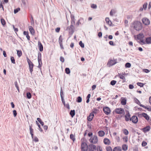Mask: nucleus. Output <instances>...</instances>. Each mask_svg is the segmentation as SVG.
<instances>
[{
  "label": "nucleus",
  "mask_w": 151,
  "mask_h": 151,
  "mask_svg": "<svg viewBox=\"0 0 151 151\" xmlns=\"http://www.w3.org/2000/svg\"><path fill=\"white\" fill-rule=\"evenodd\" d=\"M132 26L134 29L137 31L141 30L142 28V23L138 21L134 22Z\"/></svg>",
  "instance_id": "obj_1"
},
{
  "label": "nucleus",
  "mask_w": 151,
  "mask_h": 151,
  "mask_svg": "<svg viewBox=\"0 0 151 151\" xmlns=\"http://www.w3.org/2000/svg\"><path fill=\"white\" fill-rule=\"evenodd\" d=\"M38 60L39 63L38 68L40 69H41L42 65V55L40 52H39L38 54Z\"/></svg>",
  "instance_id": "obj_2"
},
{
  "label": "nucleus",
  "mask_w": 151,
  "mask_h": 151,
  "mask_svg": "<svg viewBox=\"0 0 151 151\" xmlns=\"http://www.w3.org/2000/svg\"><path fill=\"white\" fill-rule=\"evenodd\" d=\"M88 149V146L85 142H82L81 145V149L82 151H87Z\"/></svg>",
  "instance_id": "obj_3"
},
{
  "label": "nucleus",
  "mask_w": 151,
  "mask_h": 151,
  "mask_svg": "<svg viewBox=\"0 0 151 151\" xmlns=\"http://www.w3.org/2000/svg\"><path fill=\"white\" fill-rule=\"evenodd\" d=\"M90 142L93 144H96L98 142V138L97 137L96 135H93L89 139Z\"/></svg>",
  "instance_id": "obj_4"
},
{
  "label": "nucleus",
  "mask_w": 151,
  "mask_h": 151,
  "mask_svg": "<svg viewBox=\"0 0 151 151\" xmlns=\"http://www.w3.org/2000/svg\"><path fill=\"white\" fill-rule=\"evenodd\" d=\"M27 61L29 64V71L32 74V72L33 71V68L34 66V65L32 63L28 58H27Z\"/></svg>",
  "instance_id": "obj_5"
},
{
  "label": "nucleus",
  "mask_w": 151,
  "mask_h": 151,
  "mask_svg": "<svg viewBox=\"0 0 151 151\" xmlns=\"http://www.w3.org/2000/svg\"><path fill=\"white\" fill-rule=\"evenodd\" d=\"M142 21L143 24L145 25H148L150 24V21L146 17H144L142 19Z\"/></svg>",
  "instance_id": "obj_6"
},
{
  "label": "nucleus",
  "mask_w": 151,
  "mask_h": 151,
  "mask_svg": "<svg viewBox=\"0 0 151 151\" xmlns=\"http://www.w3.org/2000/svg\"><path fill=\"white\" fill-rule=\"evenodd\" d=\"M115 111L116 114H122L125 113L124 110L122 108H117L115 109Z\"/></svg>",
  "instance_id": "obj_7"
},
{
  "label": "nucleus",
  "mask_w": 151,
  "mask_h": 151,
  "mask_svg": "<svg viewBox=\"0 0 151 151\" xmlns=\"http://www.w3.org/2000/svg\"><path fill=\"white\" fill-rule=\"evenodd\" d=\"M88 151H96V146L92 144L88 146Z\"/></svg>",
  "instance_id": "obj_8"
},
{
  "label": "nucleus",
  "mask_w": 151,
  "mask_h": 151,
  "mask_svg": "<svg viewBox=\"0 0 151 151\" xmlns=\"http://www.w3.org/2000/svg\"><path fill=\"white\" fill-rule=\"evenodd\" d=\"M117 63L116 60H112V59H109L107 63V65H109V67L114 65Z\"/></svg>",
  "instance_id": "obj_9"
},
{
  "label": "nucleus",
  "mask_w": 151,
  "mask_h": 151,
  "mask_svg": "<svg viewBox=\"0 0 151 151\" xmlns=\"http://www.w3.org/2000/svg\"><path fill=\"white\" fill-rule=\"evenodd\" d=\"M103 110L105 114L107 115L109 114L110 113L111 111L110 108L108 107H104L103 108Z\"/></svg>",
  "instance_id": "obj_10"
},
{
  "label": "nucleus",
  "mask_w": 151,
  "mask_h": 151,
  "mask_svg": "<svg viewBox=\"0 0 151 151\" xmlns=\"http://www.w3.org/2000/svg\"><path fill=\"white\" fill-rule=\"evenodd\" d=\"M130 120H132L133 123L136 124L138 122V119L137 116H133L130 119Z\"/></svg>",
  "instance_id": "obj_11"
},
{
  "label": "nucleus",
  "mask_w": 151,
  "mask_h": 151,
  "mask_svg": "<svg viewBox=\"0 0 151 151\" xmlns=\"http://www.w3.org/2000/svg\"><path fill=\"white\" fill-rule=\"evenodd\" d=\"M68 29L69 30V33L72 35L74 32V25L71 24L68 27Z\"/></svg>",
  "instance_id": "obj_12"
},
{
  "label": "nucleus",
  "mask_w": 151,
  "mask_h": 151,
  "mask_svg": "<svg viewBox=\"0 0 151 151\" xmlns=\"http://www.w3.org/2000/svg\"><path fill=\"white\" fill-rule=\"evenodd\" d=\"M140 116H142L144 117L147 120H148L149 119V116L145 113H144L139 114Z\"/></svg>",
  "instance_id": "obj_13"
},
{
  "label": "nucleus",
  "mask_w": 151,
  "mask_h": 151,
  "mask_svg": "<svg viewBox=\"0 0 151 151\" xmlns=\"http://www.w3.org/2000/svg\"><path fill=\"white\" fill-rule=\"evenodd\" d=\"M104 143L106 145H109L110 144V140L107 138H105L104 139Z\"/></svg>",
  "instance_id": "obj_14"
},
{
  "label": "nucleus",
  "mask_w": 151,
  "mask_h": 151,
  "mask_svg": "<svg viewBox=\"0 0 151 151\" xmlns=\"http://www.w3.org/2000/svg\"><path fill=\"white\" fill-rule=\"evenodd\" d=\"M150 129V126H148L142 129L143 131L145 133L146 132H148Z\"/></svg>",
  "instance_id": "obj_15"
},
{
  "label": "nucleus",
  "mask_w": 151,
  "mask_h": 151,
  "mask_svg": "<svg viewBox=\"0 0 151 151\" xmlns=\"http://www.w3.org/2000/svg\"><path fill=\"white\" fill-rule=\"evenodd\" d=\"M38 47L40 51L43 50V46L40 41H38Z\"/></svg>",
  "instance_id": "obj_16"
},
{
  "label": "nucleus",
  "mask_w": 151,
  "mask_h": 151,
  "mask_svg": "<svg viewBox=\"0 0 151 151\" xmlns=\"http://www.w3.org/2000/svg\"><path fill=\"white\" fill-rule=\"evenodd\" d=\"M93 113H91L90 114L89 116L87 117V119L89 121H91L92 120L94 116Z\"/></svg>",
  "instance_id": "obj_17"
},
{
  "label": "nucleus",
  "mask_w": 151,
  "mask_h": 151,
  "mask_svg": "<svg viewBox=\"0 0 151 151\" xmlns=\"http://www.w3.org/2000/svg\"><path fill=\"white\" fill-rule=\"evenodd\" d=\"M28 28L31 34L32 35H34L35 31L33 27L31 26H29Z\"/></svg>",
  "instance_id": "obj_18"
},
{
  "label": "nucleus",
  "mask_w": 151,
  "mask_h": 151,
  "mask_svg": "<svg viewBox=\"0 0 151 151\" xmlns=\"http://www.w3.org/2000/svg\"><path fill=\"white\" fill-rule=\"evenodd\" d=\"M130 115L128 111L127 113V114L125 116V120L126 121H128L129 120H130Z\"/></svg>",
  "instance_id": "obj_19"
},
{
  "label": "nucleus",
  "mask_w": 151,
  "mask_h": 151,
  "mask_svg": "<svg viewBox=\"0 0 151 151\" xmlns=\"http://www.w3.org/2000/svg\"><path fill=\"white\" fill-rule=\"evenodd\" d=\"M98 135L101 137H103L105 135L104 132L102 130L99 131L98 133Z\"/></svg>",
  "instance_id": "obj_20"
},
{
  "label": "nucleus",
  "mask_w": 151,
  "mask_h": 151,
  "mask_svg": "<svg viewBox=\"0 0 151 151\" xmlns=\"http://www.w3.org/2000/svg\"><path fill=\"white\" fill-rule=\"evenodd\" d=\"M146 43L148 44L151 43V37H149L147 38L145 40Z\"/></svg>",
  "instance_id": "obj_21"
},
{
  "label": "nucleus",
  "mask_w": 151,
  "mask_h": 151,
  "mask_svg": "<svg viewBox=\"0 0 151 151\" xmlns=\"http://www.w3.org/2000/svg\"><path fill=\"white\" fill-rule=\"evenodd\" d=\"M105 21L106 23L109 24L110 26H111L112 22L111 21L109 20L108 17H106L105 19Z\"/></svg>",
  "instance_id": "obj_22"
},
{
  "label": "nucleus",
  "mask_w": 151,
  "mask_h": 151,
  "mask_svg": "<svg viewBox=\"0 0 151 151\" xmlns=\"http://www.w3.org/2000/svg\"><path fill=\"white\" fill-rule=\"evenodd\" d=\"M122 149L120 147L118 146L115 147L113 151H122Z\"/></svg>",
  "instance_id": "obj_23"
},
{
  "label": "nucleus",
  "mask_w": 151,
  "mask_h": 151,
  "mask_svg": "<svg viewBox=\"0 0 151 151\" xmlns=\"http://www.w3.org/2000/svg\"><path fill=\"white\" fill-rule=\"evenodd\" d=\"M144 37V35L142 34H139L137 35V38L138 40H142Z\"/></svg>",
  "instance_id": "obj_24"
},
{
  "label": "nucleus",
  "mask_w": 151,
  "mask_h": 151,
  "mask_svg": "<svg viewBox=\"0 0 151 151\" xmlns=\"http://www.w3.org/2000/svg\"><path fill=\"white\" fill-rule=\"evenodd\" d=\"M123 74H119L118 77L120 78L123 79V80H125V77L123 75Z\"/></svg>",
  "instance_id": "obj_25"
},
{
  "label": "nucleus",
  "mask_w": 151,
  "mask_h": 151,
  "mask_svg": "<svg viewBox=\"0 0 151 151\" xmlns=\"http://www.w3.org/2000/svg\"><path fill=\"white\" fill-rule=\"evenodd\" d=\"M116 11L114 9H112L110 11V14L111 16H113L115 14Z\"/></svg>",
  "instance_id": "obj_26"
},
{
  "label": "nucleus",
  "mask_w": 151,
  "mask_h": 151,
  "mask_svg": "<svg viewBox=\"0 0 151 151\" xmlns=\"http://www.w3.org/2000/svg\"><path fill=\"white\" fill-rule=\"evenodd\" d=\"M122 150L124 151H126L127 149V146L126 145H123L122 146Z\"/></svg>",
  "instance_id": "obj_27"
},
{
  "label": "nucleus",
  "mask_w": 151,
  "mask_h": 151,
  "mask_svg": "<svg viewBox=\"0 0 151 151\" xmlns=\"http://www.w3.org/2000/svg\"><path fill=\"white\" fill-rule=\"evenodd\" d=\"M70 114L71 116L72 117H73V116L75 115V111L74 110H71L70 113Z\"/></svg>",
  "instance_id": "obj_28"
},
{
  "label": "nucleus",
  "mask_w": 151,
  "mask_h": 151,
  "mask_svg": "<svg viewBox=\"0 0 151 151\" xmlns=\"http://www.w3.org/2000/svg\"><path fill=\"white\" fill-rule=\"evenodd\" d=\"M121 104L123 105H125L126 103V100L125 99H122L121 101Z\"/></svg>",
  "instance_id": "obj_29"
},
{
  "label": "nucleus",
  "mask_w": 151,
  "mask_h": 151,
  "mask_svg": "<svg viewBox=\"0 0 151 151\" xmlns=\"http://www.w3.org/2000/svg\"><path fill=\"white\" fill-rule=\"evenodd\" d=\"M70 138L74 142L75 140V138L74 136L72 134H71L70 135Z\"/></svg>",
  "instance_id": "obj_30"
},
{
  "label": "nucleus",
  "mask_w": 151,
  "mask_h": 151,
  "mask_svg": "<svg viewBox=\"0 0 151 151\" xmlns=\"http://www.w3.org/2000/svg\"><path fill=\"white\" fill-rule=\"evenodd\" d=\"M27 96L28 99H30L31 98V94L29 92H27Z\"/></svg>",
  "instance_id": "obj_31"
},
{
  "label": "nucleus",
  "mask_w": 151,
  "mask_h": 151,
  "mask_svg": "<svg viewBox=\"0 0 151 151\" xmlns=\"http://www.w3.org/2000/svg\"><path fill=\"white\" fill-rule=\"evenodd\" d=\"M82 98L80 96L78 97L77 98L76 101L78 103L81 102L82 101Z\"/></svg>",
  "instance_id": "obj_32"
},
{
  "label": "nucleus",
  "mask_w": 151,
  "mask_h": 151,
  "mask_svg": "<svg viewBox=\"0 0 151 151\" xmlns=\"http://www.w3.org/2000/svg\"><path fill=\"white\" fill-rule=\"evenodd\" d=\"M134 101L136 103L139 105V106L140 104H141L140 102L137 98H134Z\"/></svg>",
  "instance_id": "obj_33"
},
{
  "label": "nucleus",
  "mask_w": 151,
  "mask_h": 151,
  "mask_svg": "<svg viewBox=\"0 0 151 151\" xmlns=\"http://www.w3.org/2000/svg\"><path fill=\"white\" fill-rule=\"evenodd\" d=\"M80 22V25H82L84 23V19L82 17H80L79 19Z\"/></svg>",
  "instance_id": "obj_34"
},
{
  "label": "nucleus",
  "mask_w": 151,
  "mask_h": 151,
  "mask_svg": "<svg viewBox=\"0 0 151 151\" xmlns=\"http://www.w3.org/2000/svg\"><path fill=\"white\" fill-rule=\"evenodd\" d=\"M36 124H37V126H38V127L39 128V130L41 132H42L43 131V130H42V128L40 127V125L39 124L38 122L37 121H36Z\"/></svg>",
  "instance_id": "obj_35"
},
{
  "label": "nucleus",
  "mask_w": 151,
  "mask_h": 151,
  "mask_svg": "<svg viewBox=\"0 0 151 151\" xmlns=\"http://www.w3.org/2000/svg\"><path fill=\"white\" fill-rule=\"evenodd\" d=\"M147 5V2L145 3L143 5V8L144 10H146V9Z\"/></svg>",
  "instance_id": "obj_36"
},
{
  "label": "nucleus",
  "mask_w": 151,
  "mask_h": 151,
  "mask_svg": "<svg viewBox=\"0 0 151 151\" xmlns=\"http://www.w3.org/2000/svg\"><path fill=\"white\" fill-rule=\"evenodd\" d=\"M17 55L19 57H20L22 55V51L18 50H17Z\"/></svg>",
  "instance_id": "obj_37"
},
{
  "label": "nucleus",
  "mask_w": 151,
  "mask_h": 151,
  "mask_svg": "<svg viewBox=\"0 0 151 151\" xmlns=\"http://www.w3.org/2000/svg\"><path fill=\"white\" fill-rule=\"evenodd\" d=\"M14 84L18 92H19V87L18 86V83L17 81H16L14 82Z\"/></svg>",
  "instance_id": "obj_38"
},
{
  "label": "nucleus",
  "mask_w": 151,
  "mask_h": 151,
  "mask_svg": "<svg viewBox=\"0 0 151 151\" xmlns=\"http://www.w3.org/2000/svg\"><path fill=\"white\" fill-rule=\"evenodd\" d=\"M1 24L3 25L4 26L6 24L5 21L3 19H1Z\"/></svg>",
  "instance_id": "obj_39"
},
{
  "label": "nucleus",
  "mask_w": 151,
  "mask_h": 151,
  "mask_svg": "<svg viewBox=\"0 0 151 151\" xmlns=\"http://www.w3.org/2000/svg\"><path fill=\"white\" fill-rule=\"evenodd\" d=\"M140 106H141L142 107H143L144 108L147 109V110H148V111H150V110H151V108H148V107H146L144 105H142V104H140Z\"/></svg>",
  "instance_id": "obj_40"
},
{
  "label": "nucleus",
  "mask_w": 151,
  "mask_h": 151,
  "mask_svg": "<svg viewBox=\"0 0 151 151\" xmlns=\"http://www.w3.org/2000/svg\"><path fill=\"white\" fill-rule=\"evenodd\" d=\"M124 133L126 135H127L129 134L128 131L126 129H124L123 130Z\"/></svg>",
  "instance_id": "obj_41"
},
{
  "label": "nucleus",
  "mask_w": 151,
  "mask_h": 151,
  "mask_svg": "<svg viewBox=\"0 0 151 151\" xmlns=\"http://www.w3.org/2000/svg\"><path fill=\"white\" fill-rule=\"evenodd\" d=\"M65 73L67 74H69L70 73V70L69 68H66L65 69Z\"/></svg>",
  "instance_id": "obj_42"
},
{
  "label": "nucleus",
  "mask_w": 151,
  "mask_h": 151,
  "mask_svg": "<svg viewBox=\"0 0 151 151\" xmlns=\"http://www.w3.org/2000/svg\"><path fill=\"white\" fill-rule=\"evenodd\" d=\"M106 150L107 151H112V149L111 147L108 146L106 147Z\"/></svg>",
  "instance_id": "obj_43"
},
{
  "label": "nucleus",
  "mask_w": 151,
  "mask_h": 151,
  "mask_svg": "<svg viewBox=\"0 0 151 151\" xmlns=\"http://www.w3.org/2000/svg\"><path fill=\"white\" fill-rule=\"evenodd\" d=\"M131 64L129 63H126L125 65V67L129 68L131 67Z\"/></svg>",
  "instance_id": "obj_44"
},
{
  "label": "nucleus",
  "mask_w": 151,
  "mask_h": 151,
  "mask_svg": "<svg viewBox=\"0 0 151 151\" xmlns=\"http://www.w3.org/2000/svg\"><path fill=\"white\" fill-rule=\"evenodd\" d=\"M116 83V81L112 80L110 84L112 86H114L115 84Z\"/></svg>",
  "instance_id": "obj_45"
},
{
  "label": "nucleus",
  "mask_w": 151,
  "mask_h": 151,
  "mask_svg": "<svg viewBox=\"0 0 151 151\" xmlns=\"http://www.w3.org/2000/svg\"><path fill=\"white\" fill-rule=\"evenodd\" d=\"M137 85L141 87H143L144 85L143 83L140 82L137 83Z\"/></svg>",
  "instance_id": "obj_46"
},
{
  "label": "nucleus",
  "mask_w": 151,
  "mask_h": 151,
  "mask_svg": "<svg viewBox=\"0 0 151 151\" xmlns=\"http://www.w3.org/2000/svg\"><path fill=\"white\" fill-rule=\"evenodd\" d=\"M32 139L33 141H34L35 142H37L39 141L38 138L36 137H34Z\"/></svg>",
  "instance_id": "obj_47"
},
{
  "label": "nucleus",
  "mask_w": 151,
  "mask_h": 151,
  "mask_svg": "<svg viewBox=\"0 0 151 151\" xmlns=\"http://www.w3.org/2000/svg\"><path fill=\"white\" fill-rule=\"evenodd\" d=\"M97 151H102V148L100 146H98L96 148Z\"/></svg>",
  "instance_id": "obj_48"
},
{
  "label": "nucleus",
  "mask_w": 151,
  "mask_h": 151,
  "mask_svg": "<svg viewBox=\"0 0 151 151\" xmlns=\"http://www.w3.org/2000/svg\"><path fill=\"white\" fill-rule=\"evenodd\" d=\"M20 8H18L16 9H15L14 10V14H16L20 10Z\"/></svg>",
  "instance_id": "obj_49"
},
{
  "label": "nucleus",
  "mask_w": 151,
  "mask_h": 151,
  "mask_svg": "<svg viewBox=\"0 0 151 151\" xmlns=\"http://www.w3.org/2000/svg\"><path fill=\"white\" fill-rule=\"evenodd\" d=\"M29 130L30 134L33 133V130L32 128V125L29 126Z\"/></svg>",
  "instance_id": "obj_50"
},
{
  "label": "nucleus",
  "mask_w": 151,
  "mask_h": 151,
  "mask_svg": "<svg viewBox=\"0 0 151 151\" xmlns=\"http://www.w3.org/2000/svg\"><path fill=\"white\" fill-rule=\"evenodd\" d=\"M11 60L12 62V63H13L14 64H15V60H14V59L13 57H12V56L11 57Z\"/></svg>",
  "instance_id": "obj_51"
},
{
  "label": "nucleus",
  "mask_w": 151,
  "mask_h": 151,
  "mask_svg": "<svg viewBox=\"0 0 151 151\" xmlns=\"http://www.w3.org/2000/svg\"><path fill=\"white\" fill-rule=\"evenodd\" d=\"M71 24H73L74 25L75 23V19H71Z\"/></svg>",
  "instance_id": "obj_52"
},
{
  "label": "nucleus",
  "mask_w": 151,
  "mask_h": 151,
  "mask_svg": "<svg viewBox=\"0 0 151 151\" xmlns=\"http://www.w3.org/2000/svg\"><path fill=\"white\" fill-rule=\"evenodd\" d=\"M79 44L82 47H84V44L81 41H80L79 42Z\"/></svg>",
  "instance_id": "obj_53"
},
{
  "label": "nucleus",
  "mask_w": 151,
  "mask_h": 151,
  "mask_svg": "<svg viewBox=\"0 0 151 151\" xmlns=\"http://www.w3.org/2000/svg\"><path fill=\"white\" fill-rule=\"evenodd\" d=\"M63 39L62 38L61 36L60 35L59 39V43H62Z\"/></svg>",
  "instance_id": "obj_54"
},
{
  "label": "nucleus",
  "mask_w": 151,
  "mask_h": 151,
  "mask_svg": "<svg viewBox=\"0 0 151 151\" xmlns=\"http://www.w3.org/2000/svg\"><path fill=\"white\" fill-rule=\"evenodd\" d=\"M60 95L61 98H62V97H63V90L61 89L60 91Z\"/></svg>",
  "instance_id": "obj_55"
},
{
  "label": "nucleus",
  "mask_w": 151,
  "mask_h": 151,
  "mask_svg": "<svg viewBox=\"0 0 151 151\" xmlns=\"http://www.w3.org/2000/svg\"><path fill=\"white\" fill-rule=\"evenodd\" d=\"M60 60L63 63L64 61V58L61 56L60 58Z\"/></svg>",
  "instance_id": "obj_56"
},
{
  "label": "nucleus",
  "mask_w": 151,
  "mask_h": 151,
  "mask_svg": "<svg viewBox=\"0 0 151 151\" xmlns=\"http://www.w3.org/2000/svg\"><path fill=\"white\" fill-rule=\"evenodd\" d=\"M91 7L93 9H96L97 8V6L95 4H92L91 5Z\"/></svg>",
  "instance_id": "obj_57"
},
{
  "label": "nucleus",
  "mask_w": 151,
  "mask_h": 151,
  "mask_svg": "<svg viewBox=\"0 0 151 151\" xmlns=\"http://www.w3.org/2000/svg\"><path fill=\"white\" fill-rule=\"evenodd\" d=\"M147 144V143L145 141H143L142 144V146L144 147Z\"/></svg>",
  "instance_id": "obj_58"
},
{
  "label": "nucleus",
  "mask_w": 151,
  "mask_h": 151,
  "mask_svg": "<svg viewBox=\"0 0 151 151\" xmlns=\"http://www.w3.org/2000/svg\"><path fill=\"white\" fill-rule=\"evenodd\" d=\"M129 88L130 89H132L134 88V86L132 84H130L129 86Z\"/></svg>",
  "instance_id": "obj_59"
},
{
  "label": "nucleus",
  "mask_w": 151,
  "mask_h": 151,
  "mask_svg": "<svg viewBox=\"0 0 151 151\" xmlns=\"http://www.w3.org/2000/svg\"><path fill=\"white\" fill-rule=\"evenodd\" d=\"M14 116L15 117L17 115V113L16 111L15 110H14L13 111Z\"/></svg>",
  "instance_id": "obj_60"
},
{
  "label": "nucleus",
  "mask_w": 151,
  "mask_h": 151,
  "mask_svg": "<svg viewBox=\"0 0 151 151\" xmlns=\"http://www.w3.org/2000/svg\"><path fill=\"white\" fill-rule=\"evenodd\" d=\"M61 100H62V103H63V104L65 106V100H64V99L63 98V97H62V98H61Z\"/></svg>",
  "instance_id": "obj_61"
},
{
  "label": "nucleus",
  "mask_w": 151,
  "mask_h": 151,
  "mask_svg": "<svg viewBox=\"0 0 151 151\" xmlns=\"http://www.w3.org/2000/svg\"><path fill=\"white\" fill-rule=\"evenodd\" d=\"M109 44L111 45L114 46L115 44H114V43L112 41H110L109 42Z\"/></svg>",
  "instance_id": "obj_62"
},
{
  "label": "nucleus",
  "mask_w": 151,
  "mask_h": 151,
  "mask_svg": "<svg viewBox=\"0 0 151 151\" xmlns=\"http://www.w3.org/2000/svg\"><path fill=\"white\" fill-rule=\"evenodd\" d=\"M143 71L144 72L146 73H148L150 72V71L147 69H144Z\"/></svg>",
  "instance_id": "obj_63"
},
{
  "label": "nucleus",
  "mask_w": 151,
  "mask_h": 151,
  "mask_svg": "<svg viewBox=\"0 0 151 151\" xmlns=\"http://www.w3.org/2000/svg\"><path fill=\"white\" fill-rule=\"evenodd\" d=\"M123 140H124L126 142H127L128 141V137H124L123 138Z\"/></svg>",
  "instance_id": "obj_64"
}]
</instances>
